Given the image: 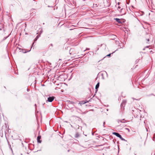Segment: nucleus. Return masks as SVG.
Returning a JSON list of instances; mask_svg holds the SVG:
<instances>
[{
	"label": "nucleus",
	"mask_w": 155,
	"mask_h": 155,
	"mask_svg": "<svg viewBox=\"0 0 155 155\" xmlns=\"http://www.w3.org/2000/svg\"><path fill=\"white\" fill-rule=\"evenodd\" d=\"M113 134L116 135L117 137L120 138V139H121L122 140L126 141V140L124 139L118 133L114 132H113Z\"/></svg>",
	"instance_id": "1"
},
{
	"label": "nucleus",
	"mask_w": 155,
	"mask_h": 155,
	"mask_svg": "<svg viewBox=\"0 0 155 155\" xmlns=\"http://www.w3.org/2000/svg\"><path fill=\"white\" fill-rule=\"evenodd\" d=\"M54 96L49 97L47 101L49 102H51L54 100Z\"/></svg>",
	"instance_id": "2"
},
{
	"label": "nucleus",
	"mask_w": 155,
	"mask_h": 155,
	"mask_svg": "<svg viewBox=\"0 0 155 155\" xmlns=\"http://www.w3.org/2000/svg\"><path fill=\"white\" fill-rule=\"evenodd\" d=\"M114 20H115L117 22H118V23L122 24L123 22L121 20L118 18H114Z\"/></svg>",
	"instance_id": "3"
},
{
	"label": "nucleus",
	"mask_w": 155,
	"mask_h": 155,
	"mask_svg": "<svg viewBox=\"0 0 155 155\" xmlns=\"http://www.w3.org/2000/svg\"><path fill=\"white\" fill-rule=\"evenodd\" d=\"M19 50H20V51H21V52H23V53H25L27 52H29L31 50V49H30V50H29V51H26V50H25V49H21V48H20Z\"/></svg>",
	"instance_id": "4"
},
{
	"label": "nucleus",
	"mask_w": 155,
	"mask_h": 155,
	"mask_svg": "<svg viewBox=\"0 0 155 155\" xmlns=\"http://www.w3.org/2000/svg\"><path fill=\"white\" fill-rule=\"evenodd\" d=\"M99 86V83L98 82L96 85L95 86V93H96L98 91V89Z\"/></svg>",
	"instance_id": "5"
},
{
	"label": "nucleus",
	"mask_w": 155,
	"mask_h": 155,
	"mask_svg": "<svg viewBox=\"0 0 155 155\" xmlns=\"http://www.w3.org/2000/svg\"><path fill=\"white\" fill-rule=\"evenodd\" d=\"M40 36V35H37V36L35 38V39L34 40V42H33V44H32V46H31V49L32 48V46H33V44H34V43L37 41V39H38V38H39V37Z\"/></svg>",
	"instance_id": "6"
},
{
	"label": "nucleus",
	"mask_w": 155,
	"mask_h": 155,
	"mask_svg": "<svg viewBox=\"0 0 155 155\" xmlns=\"http://www.w3.org/2000/svg\"><path fill=\"white\" fill-rule=\"evenodd\" d=\"M41 137L40 136H38L37 137V142L38 143H41V141L40 140Z\"/></svg>",
	"instance_id": "7"
},
{
	"label": "nucleus",
	"mask_w": 155,
	"mask_h": 155,
	"mask_svg": "<svg viewBox=\"0 0 155 155\" xmlns=\"http://www.w3.org/2000/svg\"><path fill=\"white\" fill-rule=\"evenodd\" d=\"M125 122L126 120L124 119H123L122 120H117V122L118 123H119V122L125 123Z\"/></svg>",
	"instance_id": "8"
},
{
	"label": "nucleus",
	"mask_w": 155,
	"mask_h": 155,
	"mask_svg": "<svg viewBox=\"0 0 155 155\" xmlns=\"http://www.w3.org/2000/svg\"><path fill=\"white\" fill-rule=\"evenodd\" d=\"M88 102V101H82L81 102H79V104H80V105H81L82 104H85L86 103H87Z\"/></svg>",
	"instance_id": "9"
},
{
	"label": "nucleus",
	"mask_w": 155,
	"mask_h": 155,
	"mask_svg": "<svg viewBox=\"0 0 155 155\" xmlns=\"http://www.w3.org/2000/svg\"><path fill=\"white\" fill-rule=\"evenodd\" d=\"M80 135L78 134V133L77 132L75 134L74 137L76 138H77L80 136Z\"/></svg>",
	"instance_id": "10"
},
{
	"label": "nucleus",
	"mask_w": 155,
	"mask_h": 155,
	"mask_svg": "<svg viewBox=\"0 0 155 155\" xmlns=\"http://www.w3.org/2000/svg\"><path fill=\"white\" fill-rule=\"evenodd\" d=\"M118 50V49H117L116 51H114V52H113V53H110V54H109L107 55H106V56L107 57H110V56H111V54H113L116 51H117Z\"/></svg>",
	"instance_id": "11"
},
{
	"label": "nucleus",
	"mask_w": 155,
	"mask_h": 155,
	"mask_svg": "<svg viewBox=\"0 0 155 155\" xmlns=\"http://www.w3.org/2000/svg\"><path fill=\"white\" fill-rule=\"evenodd\" d=\"M74 49L73 48H71L70 49V51H69V53H70V54H73V53H72L73 51H74Z\"/></svg>",
	"instance_id": "12"
},
{
	"label": "nucleus",
	"mask_w": 155,
	"mask_h": 155,
	"mask_svg": "<svg viewBox=\"0 0 155 155\" xmlns=\"http://www.w3.org/2000/svg\"><path fill=\"white\" fill-rule=\"evenodd\" d=\"M122 103L124 104V105H125L126 103V101L125 100H123Z\"/></svg>",
	"instance_id": "13"
},
{
	"label": "nucleus",
	"mask_w": 155,
	"mask_h": 155,
	"mask_svg": "<svg viewBox=\"0 0 155 155\" xmlns=\"http://www.w3.org/2000/svg\"><path fill=\"white\" fill-rule=\"evenodd\" d=\"M116 44L117 45H118L119 46V45H120L119 44L120 43V42H119V41H116Z\"/></svg>",
	"instance_id": "14"
},
{
	"label": "nucleus",
	"mask_w": 155,
	"mask_h": 155,
	"mask_svg": "<svg viewBox=\"0 0 155 155\" xmlns=\"http://www.w3.org/2000/svg\"><path fill=\"white\" fill-rule=\"evenodd\" d=\"M119 46H120V47H119V48H123L124 47V46L123 45H119Z\"/></svg>",
	"instance_id": "15"
},
{
	"label": "nucleus",
	"mask_w": 155,
	"mask_h": 155,
	"mask_svg": "<svg viewBox=\"0 0 155 155\" xmlns=\"http://www.w3.org/2000/svg\"><path fill=\"white\" fill-rule=\"evenodd\" d=\"M112 36V37L114 38L113 39L115 38L116 37V36L114 35H113Z\"/></svg>",
	"instance_id": "16"
},
{
	"label": "nucleus",
	"mask_w": 155,
	"mask_h": 155,
	"mask_svg": "<svg viewBox=\"0 0 155 155\" xmlns=\"http://www.w3.org/2000/svg\"><path fill=\"white\" fill-rule=\"evenodd\" d=\"M9 36V35H8V36H7V37H4V39H3V40H5L7 38H8V37Z\"/></svg>",
	"instance_id": "17"
},
{
	"label": "nucleus",
	"mask_w": 155,
	"mask_h": 155,
	"mask_svg": "<svg viewBox=\"0 0 155 155\" xmlns=\"http://www.w3.org/2000/svg\"><path fill=\"white\" fill-rule=\"evenodd\" d=\"M153 95L154 96H155V94H150L148 95V96H150L151 95Z\"/></svg>",
	"instance_id": "18"
},
{
	"label": "nucleus",
	"mask_w": 155,
	"mask_h": 155,
	"mask_svg": "<svg viewBox=\"0 0 155 155\" xmlns=\"http://www.w3.org/2000/svg\"><path fill=\"white\" fill-rule=\"evenodd\" d=\"M125 105H124V104L122 103H121V105H120V106L121 107H122L123 106H124Z\"/></svg>",
	"instance_id": "19"
},
{
	"label": "nucleus",
	"mask_w": 155,
	"mask_h": 155,
	"mask_svg": "<svg viewBox=\"0 0 155 155\" xmlns=\"http://www.w3.org/2000/svg\"><path fill=\"white\" fill-rule=\"evenodd\" d=\"M125 129L127 130L128 132H129L130 131V130L128 128H125Z\"/></svg>",
	"instance_id": "20"
},
{
	"label": "nucleus",
	"mask_w": 155,
	"mask_h": 155,
	"mask_svg": "<svg viewBox=\"0 0 155 155\" xmlns=\"http://www.w3.org/2000/svg\"><path fill=\"white\" fill-rule=\"evenodd\" d=\"M146 40L147 41V43H148V42H149L150 41V39L149 38L147 39Z\"/></svg>",
	"instance_id": "21"
},
{
	"label": "nucleus",
	"mask_w": 155,
	"mask_h": 155,
	"mask_svg": "<svg viewBox=\"0 0 155 155\" xmlns=\"http://www.w3.org/2000/svg\"><path fill=\"white\" fill-rule=\"evenodd\" d=\"M27 91L28 92L30 91V89H29L27 88Z\"/></svg>",
	"instance_id": "22"
},
{
	"label": "nucleus",
	"mask_w": 155,
	"mask_h": 155,
	"mask_svg": "<svg viewBox=\"0 0 155 155\" xmlns=\"http://www.w3.org/2000/svg\"><path fill=\"white\" fill-rule=\"evenodd\" d=\"M90 50V48H87L86 49V50Z\"/></svg>",
	"instance_id": "23"
},
{
	"label": "nucleus",
	"mask_w": 155,
	"mask_h": 155,
	"mask_svg": "<svg viewBox=\"0 0 155 155\" xmlns=\"http://www.w3.org/2000/svg\"><path fill=\"white\" fill-rule=\"evenodd\" d=\"M120 6H118V9H120Z\"/></svg>",
	"instance_id": "24"
},
{
	"label": "nucleus",
	"mask_w": 155,
	"mask_h": 155,
	"mask_svg": "<svg viewBox=\"0 0 155 155\" xmlns=\"http://www.w3.org/2000/svg\"><path fill=\"white\" fill-rule=\"evenodd\" d=\"M35 107L36 108V104H35Z\"/></svg>",
	"instance_id": "25"
},
{
	"label": "nucleus",
	"mask_w": 155,
	"mask_h": 155,
	"mask_svg": "<svg viewBox=\"0 0 155 155\" xmlns=\"http://www.w3.org/2000/svg\"><path fill=\"white\" fill-rule=\"evenodd\" d=\"M103 127H105V125H104V124H103Z\"/></svg>",
	"instance_id": "26"
},
{
	"label": "nucleus",
	"mask_w": 155,
	"mask_h": 155,
	"mask_svg": "<svg viewBox=\"0 0 155 155\" xmlns=\"http://www.w3.org/2000/svg\"><path fill=\"white\" fill-rule=\"evenodd\" d=\"M127 4H129V2H127Z\"/></svg>",
	"instance_id": "27"
},
{
	"label": "nucleus",
	"mask_w": 155,
	"mask_h": 155,
	"mask_svg": "<svg viewBox=\"0 0 155 155\" xmlns=\"http://www.w3.org/2000/svg\"><path fill=\"white\" fill-rule=\"evenodd\" d=\"M148 47H149V46H147L146 47L147 48H148Z\"/></svg>",
	"instance_id": "28"
},
{
	"label": "nucleus",
	"mask_w": 155,
	"mask_h": 155,
	"mask_svg": "<svg viewBox=\"0 0 155 155\" xmlns=\"http://www.w3.org/2000/svg\"><path fill=\"white\" fill-rule=\"evenodd\" d=\"M105 122H103V124H105Z\"/></svg>",
	"instance_id": "29"
},
{
	"label": "nucleus",
	"mask_w": 155,
	"mask_h": 155,
	"mask_svg": "<svg viewBox=\"0 0 155 155\" xmlns=\"http://www.w3.org/2000/svg\"><path fill=\"white\" fill-rule=\"evenodd\" d=\"M155 135V134H154V137Z\"/></svg>",
	"instance_id": "30"
},
{
	"label": "nucleus",
	"mask_w": 155,
	"mask_h": 155,
	"mask_svg": "<svg viewBox=\"0 0 155 155\" xmlns=\"http://www.w3.org/2000/svg\"><path fill=\"white\" fill-rule=\"evenodd\" d=\"M145 50V48H143V50Z\"/></svg>",
	"instance_id": "31"
},
{
	"label": "nucleus",
	"mask_w": 155,
	"mask_h": 155,
	"mask_svg": "<svg viewBox=\"0 0 155 155\" xmlns=\"http://www.w3.org/2000/svg\"><path fill=\"white\" fill-rule=\"evenodd\" d=\"M51 46H52V44H51Z\"/></svg>",
	"instance_id": "32"
},
{
	"label": "nucleus",
	"mask_w": 155,
	"mask_h": 155,
	"mask_svg": "<svg viewBox=\"0 0 155 155\" xmlns=\"http://www.w3.org/2000/svg\"><path fill=\"white\" fill-rule=\"evenodd\" d=\"M146 130H147V131H148V130L147 129Z\"/></svg>",
	"instance_id": "33"
},
{
	"label": "nucleus",
	"mask_w": 155,
	"mask_h": 155,
	"mask_svg": "<svg viewBox=\"0 0 155 155\" xmlns=\"http://www.w3.org/2000/svg\"><path fill=\"white\" fill-rule=\"evenodd\" d=\"M69 150H68V152H69Z\"/></svg>",
	"instance_id": "34"
},
{
	"label": "nucleus",
	"mask_w": 155,
	"mask_h": 155,
	"mask_svg": "<svg viewBox=\"0 0 155 155\" xmlns=\"http://www.w3.org/2000/svg\"><path fill=\"white\" fill-rule=\"evenodd\" d=\"M119 3L118 2V5H119Z\"/></svg>",
	"instance_id": "35"
},
{
	"label": "nucleus",
	"mask_w": 155,
	"mask_h": 155,
	"mask_svg": "<svg viewBox=\"0 0 155 155\" xmlns=\"http://www.w3.org/2000/svg\"><path fill=\"white\" fill-rule=\"evenodd\" d=\"M45 104V103H44V104H43V105H44Z\"/></svg>",
	"instance_id": "36"
},
{
	"label": "nucleus",
	"mask_w": 155,
	"mask_h": 155,
	"mask_svg": "<svg viewBox=\"0 0 155 155\" xmlns=\"http://www.w3.org/2000/svg\"><path fill=\"white\" fill-rule=\"evenodd\" d=\"M107 111H108V109H107Z\"/></svg>",
	"instance_id": "37"
},
{
	"label": "nucleus",
	"mask_w": 155,
	"mask_h": 155,
	"mask_svg": "<svg viewBox=\"0 0 155 155\" xmlns=\"http://www.w3.org/2000/svg\"><path fill=\"white\" fill-rule=\"evenodd\" d=\"M21 155H22V154H21Z\"/></svg>",
	"instance_id": "38"
},
{
	"label": "nucleus",
	"mask_w": 155,
	"mask_h": 155,
	"mask_svg": "<svg viewBox=\"0 0 155 155\" xmlns=\"http://www.w3.org/2000/svg\"><path fill=\"white\" fill-rule=\"evenodd\" d=\"M136 155V154H135V155Z\"/></svg>",
	"instance_id": "39"
}]
</instances>
